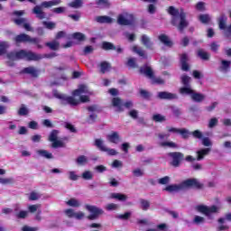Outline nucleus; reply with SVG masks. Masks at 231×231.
Listing matches in <instances>:
<instances>
[{
	"instance_id": "nucleus-21",
	"label": "nucleus",
	"mask_w": 231,
	"mask_h": 231,
	"mask_svg": "<svg viewBox=\"0 0 231 231\" xmlns=\"http://www.w3.org/2000/svg\"><path fill=\"white\" fill-rule=\"evenodd\" d=\"M189 55L187 53H184L180 56V66L182 71H189Z\"/></svg>"
},
{
	"instance_id": "nucleus-48",
	"label": "nucleus",
	"mask_w": 231,
	"mask_h": 231,
	"mask_svg": "<svg viewBox=\"0 0 231 231\" xmlns=\"http://www.w3.org/2000/svg\"><path fill=\"white\" fill-rule=\"evenodd\" d=\"M139 93L142 98H144V100H151V97H152L151 92L145 89H140Z\"/></svg>"
},
{
	"instance_id": "nucleus-51",
	"label": "nucleus",
	"mask_w": 231,
	"mask_h": 231,
	"mask_svg": "<svg viewBox=\"0 0 231 231\" xmlns=\"http://www.w3.org/2000/svg\"><path fill=\"white\" fill-rule=\"evenodd\" d=\"M150 80H152V84H158L159 86L165 84V80L163 79L156 78L154 77V75L152 76V78H151Z\"/></svg>"
},
{
	"instance_id": "nucleus-28",
	"label": "nucleus",
	"mask_w": 231,
	"mask_h": 231,
	"mask_svg": "<svg viewBox=\"0 0 231 231\" xmlns=\"http://www.w3.org/2000/svg\"><path fill=\"white\" fill-rule=\"evenodd\" d=\"M45 46L50 48V50H52V51H57V50L60 48V42H59L57 40H53L52 42H46Z\"/></svg>"
},
{
	"instance_id": "nucleus-37",
	"label": "nucleus",
	"mask_w": 231,
	"mask_h": 231,
	"mask_svg": "<svg viewBox=\"0 0 231 231\" xmlns=\"http://www.w3.org/2000/svg\"><path fill=\"white\" fill-rule=\"evenodd\" d=\"M99 68H100V71L104 74V73H107V71H109L111 69V63L107 62V61H102L99 64Z\"/></svg>"
},
{
	"instance_id": "nucleus-35",
	"label": "nucleus",
	"mask_w": 231,
	"mask_h": 231,
	"mask_svg": "<svg viewBox=\"0 0 231 231\" xmlns=\"http://www.w3.org/2000/svg\"><path fill=\"white\" fill-rule=\"evenodd\" d=\"M110 198L112 199H117V201H126L127 195L122 193H111Z\"/></svg>"
},
{
	"instance_id": "nucleus-53",
	"label": "nucleus",
	"mask_w": 231,
	"mask_h": 231,
	"mask_svg": "<svg viewBox=\"0 0 231 231\" xmlns=\"http://www.w3.org/2000/svg\"><path fill=\"white\" fill-rule=\"evenodd\" d=\"M87 110L89 113H100V111H101L98 105H91V106L87 107Z\"/></svg>"
},
{
	"instance_id": "nucleus-14",
	"label": "nucleus",
	"mask_w": 231,
	"mask_h": 231,
	"mask_svg": "<svg viewBox=\"0 0 231 231\" xmlns=\"http://www.w3.org/2000/svg\"><path fill=\"white\" fill-rule=\"evenodd\" d=\"M32 14L35 15L36 19L42 21V19H46V13L42 11V6L35 5L32 8Z\"/></svg>"
},
{
	"instance_id": "nucleus-43",
	"label": "nucleus",
	"mask_w": 231,
	"mask_h": 231,
	"mask_svg": "<svg viewBox=\"0 0 231 231\" xmlns=\"http://www.w3.org/2000/svg\"><path fill=\"white\" fill-rule=\"evenodd\" d=\"M152 120L156 123H162V122H166L167 118L165 116H162V114H155L152 116Z\"/></svg>"
},
{
	"instance_id": "nucleus-42",
	"label": "nucleus",
	"mask_w": 231,
	"mask_h": 231,
	"mask_svg": "<svg viewBox=\"0 0 231 231\" xmlns=\"http://www.w3.org/2000/svg\"><path fill=\"white\" fill-rule=\"evenodd\" d=\"M72 39L79 41V42H84V41H86V34L82 32H75L72 34Z\"/></svg>"
},
{
	"instance_id": "nucleus-15",
	"label": "nucleus",
	"mask_w": 231,
	"mask_h": 231,
	"mask_svg": "<svg viewBox=\"0 0 231 231\" xmlns=\"http://www.w3.org/2000/svg\"><path fill=\"white\" fill-rule=\"evenodd\" d=\"M190 98L193 102H197V104H201V102H205V98H207V96H205V94L199 93L196 92V90H193V94H191Z\"/></svg>"
},
{
	"instance_id": "nucleus-12",
	"label": "nucleus",
	"mask_w": 231,
	"mask_h": 231,
	"mask_svg": "<svg viewBox=\"0 0 231 231\" xmlns=\"http://www.w3.org/2000/svg\"><path fill=\"white\" fill-rule=\"evenodd\" d=\"M139 73H141V75H144V77H147V79H152L154 75V71L152 70V68L147 64H144L140 68Z\"/></svg>"
},
{
	"instance_id": "nucleus-39",
	"label": "nucleus",
	"mask_w": 231,
	"mask_h": 231,
	"mask_svg": "<svg viewBox=\"0 0 231 231\" xmlns=\"http://www.w3.org/2000/svg\"><path fill=\"white\" fill-rule=\"evenodd\" d=\"M94 145L103 152H105V151H107V147H106V144H104V141L102 139H96Z\"/></svg>"
},
{
	"instance_id": "nucleus-4",
	"label": "nucleus",
	"mask_w": 231,
	"mask_h": 231,
	"mask_svg": "<svg viewBox=\"0 0 231 231\" xmlns=\"http://www.w3.org/2000/svg\"><path fill=\"white\" fill-rule=\"evenodd\" d=\"M6 57L9 60H41L42 59H44L42 55L26 50L8 52Z\"/></svg>"
},
{
	"instance_id": "nucleus-10",
	"label": "nucleus",
	"mask_w": 231,
	"mask_h": 231,
	"mask_svg": "<svg viewBox=\"0 0 231 231\" xmlns=\"http://www.w3.org/2000/svg\"><path fill=\"white\" fill-rule=\"evenodd\" d=\"M117 23L120 24V26H132V24H134V16L129 14H119Z\"/></svg>"
},
{
	"instance_id": "nucleus-30",
	"label": "nucleus",
	"mask_w": 231,
	"mask_h": 231,
	"mask_svg": "<svg viewBox=\"0 0 231 231\" xmlns=\"http://www.w3.org/2000/svg\"><path fill=\"white\" fill-rule=\"evenodd\" d=\"M17 115L19 116H28V115H30V109H28L26 105L22 104L17 111Z\"/></svg>"
},
{
	"instance_id": "nucleus-38",
	"label": "nucleus",
	"mask_w": 231,
	"mask_h": 231,
	"mask_svg": "<svg viewBox=\"0 0 231 231\" xmlns=\"http://www.w3.org/2000/svg\"><path fill=\"white\" fill-rule=\"evenodd\" d=\"M133 51L134 53H137V55H139V57H143V59H147V54L145 53V51L143 49H142V47L134 46Z\"/></svg>"
},
{
	"instance_id": "nucleus-41",
	"label": "nucleus",
	"mask_w": 231,
	"mask_h": 231,
	"mask_svg": "<svg viewBox=\"0 0 231 231\" xmlns=\"http://www.w3.org/2000/svg\"><path fill=\"white\" fill-rule=\"evenodd\" d=\"M199 21H200L202 24H209L210 21H212V18L210 17V14H200L199 16Z\"/></svg>"
},
{
	"instance_id": "nucleus-47",
	"label": "nucleus",
	"mask_w": 231,
	"mask_h": 231,
	"mask_svg": "<svg viewBox=\"0 0 231 231\" xmlns=\"http://www.w3.org/2000/svg\"><path fill=\"white\" fill-rule=\"evenodd\" d=\"M42 24L47 30H55L57 28V23L55 22L43 21Z\"/></svg>"
},
{
	"instance_id": "nucleus-33",
	"label": "nucleus",
	"mask_w": 231,
	"mask_h": 231,
	"mask_svg": "<svg viewBox=\"0 0 231 231\" xmlns=\"http://www.w3.org/2000/svg\"><path fill=\"white\" fill-rule=\"evenodd\" d=\"M84 5V0H73L72 2L68 4L69 8H75L76 10L79 8H82Z\"/></svg>"
},
{
	"instance_id": "nucleus-31",
	"label": "nucleus",
	"mask_w": 231,
	"mask_h": 231,
	"mask_svg": "<svg viewBox=\"0 0 231 231\" xmlns=\"http://www.w3.org/2000/svg\"><path fill=\"white\" fill-rule=\"evenodd\" d=\"M140 208L143 209L144 212H147L149 208H151V201L144 199H140Z\"/></svg>"
},
{
	"instance_id": "nucleus-36",
	"label": "nucleus",
	"mask_w": 231,
	"mask_h": 231,
	"mask_svg": "<svg viewBox=\"0 0 231 231\" xmlns=\"http://www.w3.org/2000/svg\"><path fill=\"white\" fill-rule=\"evenodd\" d=\"M102 50H105V51H115L116 50V46L115 44L109 42H103L101 44Z\"/></svg>"
},
{
	"instance_id": "nucleus-49",
	"label": "nucleus",
	"mask_w": 231,
	"mask_h": 231,
	"mask_svg": "<svg viewBox=\"0 0 231 231\" xmlns=\"http://www.w3.org/2000/svg\"><path fill=\"white\" fill-rule=\"evenodd\" d=\"M66 204L69 205V207H74L76 208L80 207V202H79L77 199H70L66 202Z\"/></svg>"
},
{
	"instance_id": "nucleus-54",
	"label": "nucleus",
	"mask_w": 231,
	"mask_h": 231,
	"mask_svg": "<svg viewBox=\"0 0 231 231\" xmlns=\"http://www.w3.org/2000/svg\"><path fill=\"white\" fill-rule=\"evenodd\" d=\"M0 183L2 185H12V183H14V179L13 178L0 177Z\"/></svg>"
},
{
	"instance_id": "nucleus-20",
	"label": "nucleus",
	"mask_w": 231,
	"mask_h": 231,
	"mask_svg": "<svg viewBox=\"0 0 231 231\" xmlns=\"http://www.w3.org/2000/svg\"><path fill=\"white\" fill-rule=\"evenodd\" d=\"M197 57L200 59V60L208 61L210 60V54L208 51H205L204 49L197 50Z\"/></svg>"
},
{
	"instance_id": "nucleus-57",
	"label": "nucleus",
	"mask_w": 231,
	"mask_h": 231,
	"mask_svg": "<svg viewBox=\"0 0 231 231\" xmlns=\"http://www.w3.org/2000/svg\"><path fill=\"white\" fill-rule=\"evenodd\" d=\"M127 66H129V68H138V64H136V58H130L127 61Z\"/></svg>"
},
{
	"instance_id": "nucleus-23",
	"label": "nucleus",
	"mask_w": 231,
	"mask_h": 231,
	"mask_svg": "<svg viewBox=\"0 0 231 231\" xmlns=\"http://www.w3.org/2000/svg\"><path fill=\"white\" fill-rule=\"evenodd\" d=\"M106 140L111 143H118L120 142V134H118V132H113L106 135Z\"/></svg>"
},
{
	"instance_id": "nucleus-18",
	"label": "nucleus",
	"mask_w": 231,
	"mask_h": 231,
	"mask_svg": "<svg viewBox=\"0 0 231 231\" xmlns=\"http://www.w3.org/2000/svg\"><path fill=\"white\" fill-rule=\"evenodd\" d=\"M210 148H204L197 151V162H201V160H205V156H208L210 154Z\"/></svg>"
},
{
	"instance_id": "nucleus-17",
	"label": "nucleus",
	"mask_w": 231,
	"mask_h": 231,
	"mask_svg": "<svg viewBox=\"0 0 231 231\" xmlns=\"http://www.w3.org/2000/svg\"><path fill=\"white\" fill-rule=\"evenodd\" d=\"M141 42L147 48V50H152V46H154V42H152L151 38L146 34L141 36Z\"/></svg>"
},
{
	"instance_id": "nucleus-34",
	"label": "nucleus",
	"mask_w": 231,
	"mask_h": 231,
	"mask_svg": "<svg viewBox=\"0 0 231 231\" xmlns=\"http://www.w3.org/2000/svg\"><path fill=\"white\" fill-rule=\"evenodd\" d=\"M190 82H192V78L187 76V74H182L180 76V83L183 87L191 86Z\"/></svg>"
},
{
	"instance_id": "nucleus-6",
	"label": "nucleus",
	"mask_w": 231,
	"mask_h": 231,
	"mask_svg": "<svg viewBox=\"0 0 231 231\" xmlns=\"http://www.w3.org/2000/svg\"><path fill=\"white\" fill-rule=\"evenodd\" d=\"M170 159V165L171 167H180L181 165V161L185 160V155L180 152H171L167 153Z\"/></svg>"
},
{
	"instance_id": "nucleus-56",
	"label": "nucleus",
	"mask_w": 231,
	"mask_h": 231,
	"mask_svg": "<svg viewBox=\"0 0 231 231\" xmlns=\"http://www.w3.org/2000/svg\"><path fill=\"white\" fill-rule=\"evenodd\" d=\"M13 21H14V24H16L17 26H21V24L24 25L25 23H28V19L23 18V17L14 19Z\"/></svg>"
},
{
	"instance_id": "nucleus-60",
	"label": "nucleus",
	"mask_w": 231,
	"mask_h": 231,
	"mask_svg": "<svg viewBox=\"0 0 231 231\" xmlns=\"http://www.w3.org/2000/svg\"><path fill=\"white\" fill-rule=\"evenodd\" d=\"M171 113L172 115H174V116H176V118H180V116H181V109L171 106Z\"/></svg>"
},
{
	"instance_id": "nucleus-64",
	"label": "nucleus",
	"mask_w": 231,
	"mask_h": 231,
	"mask_svg": "<svg viewBox=\"0 0 231 231\" xmlns=\"http://www.w3.org/2000/svg\"><path fill=\"white\" fill-rule=\"evenodd\" d=\"M53 14H64L66 12V7L60 6V7H56L52 9Z\"/></svg>"
},
{
	"instance_id": "nucleus-40",
	"label": "nucleus",
	"mask_w": 231,
	"mask_h": 231,
	"mask_svg": "<svg viewBox=\"0 0 231 231\" xmlns=\"http://www.w3.org/2000/svg\"><path fill=\"white\" fill-rule=\"evenodd\" d=\"M88 162L89 161L86 155H80L76 159V163L77 165H79V166L88 165Z\"/></svg>"
},
{
	"instance_id": "nucleus-3",
	"label": "nucleus",
	"mask_w": 231,
	"mask_h": 231,
	"mask_svg": "<svg viewBox=\"0 0 231 231\" xmlns=\"http://www.w3.org/2000/svg\"><path fill=\"white\" fill-rule=\"evenodd\" d=\"M168 14L171 15L172 26H176L180 32H183L185 28L189 26L185 11L183 9H177L174 6H170L168 8Z\"/></svg>"
},
{
	"instance_id": "nucleus-46",
	"label": "nucleus",
	"mask_w": 231,
	"mask_h": 231,
	"mask_svg": "<svg viewBox=\"0 0 231 231\" xmlns=\"http://www.w3.org/2000/svg\"><path fill=\"white\" fill-rule=\"evenodd\" d=\"M179 134H180L183 140H188L189 136H190L191 132L187 130V128H181L179 130Z\"/></svg>"
},
{
	"instance_id": "nucleus-62",
	"label": "nucleus",
	"mask_w": 231,
	"mask_h": 231,
	"mask_svg": "<svg viewBox=\"0 0 231 231\" xmlns=\"http://www.w3.org/2000/svg\"><path fill=\"white\" fill-rule=\"evenodd\" d=\"M202 145H204V147H212V141H210L208 137H204L202 139Z\"/></svg>"
},
{
	"instance_id": "nucleus-16",
	"label": "nucleus",
	"mask_w": 231,
	"mask_h": 231,
	"mask_svg": "<svg viewBox=\"0 0 231 231\" xmlns=\"http://www.w3.org/2000/svg\"><path fill=\"white\" fill-rule=\"evenodd\" d=\"M112 105L114 107H116V113L124 112V103L122 102V99H120V97H114L112 99Z\"/></svg>"
},
{
	"instance_id": "nucleus-26",
	"label": "nucleus",
	"mask_w": 231,
	"mask_h": 231,
	"mask_svg": "<svg viewBox=\"0 0 231 231\" xmlns=\"http://www.w3.org/2000/svg\"><path fill=\"white\" fill-rule=\"evenodd\" d=\"M97 23H100L101 24H111L113 23V18L107 15L97 16L96 17Z\"/></svg>"
},
{
	"instance_id": "nucleus-61",
	"label": "nucleus",
	"mask_w": 231,
	"mask_h": 231,
	"mask_svg": "<svg viewBox=\"0 0 231 231\" xmlns=\"http://www.w3.org/2000/svg\"><path fill=\"white\" fill-rule=\"evenodd\" d=\"M193 223H195V225H201V223H205V217L195 216Z\"/></svg>"
},
{
	"instance_id": "nucleus-8",
	"label": "nucleus",
	"mask_w": 231,
	"mask_h": 231,
	"mask_svg": "<svg viewBox=\"0 0 231 231\" xmlns=\"http://www.w3.org/2000/svg\"><path fill=\"white\" fill-rule=\"evenodd\" d=\"M14 42L16 44H21V42H29V44H38V42H41V39L39 38H32V36L26 34V33H21L14 37Z\"/></svg>"
},
{
	"instance_id": "nucleus-13",
	"label": "nucleus",
	"mask_w": 231,
	"mask_h": 231,
	"mask_svg": "<svg viewBox=\"0 0 231 231\" xmlns=\"http://www.w3.org/2000/svg\"><path fill=\"white\" fill-rule=\"evenodd\" d=\"M157 97L160 100H178V95L167 91L158 92Z\"/></svg>"
},
{
	"instance_id": "nucleus-25",
	"label": "nucleus",
	"mask_w": 231,
	"mask_h": 231,
	"mask_svg": "<svg viewBox=\"0 0 231 231\" xmlns=\"http://www.w3.org/2000/svg\"><path fill=\"white\" fill-rule=\"evenodd\" d=\"M179 93L180 95H187L189 97H192V94L194 93V89H192V86L181 87L179 89Z\"/></svg>"
},
{
	"instance_id": "nucleus-19",
	"label": "nucleus",
	"mask_w": 231,
	"mask_h": 231,
	"mask_svg": "<svg viewBox=\"0 0 231 231\" xmlns=\"http://www.w3.org/2000/svg\"><path fill=\"white\" fill-rule=\"evenodd\" d=\"M23 73L26 75H31L33 79H37L39 77V70L35 69V67H27L22 70Z\"/></svg>"
},
{
	"instance_id": "nucleus-24",
	"label": "nucleus",
	"mask_w": 231,
	"mask_h": 231,
	"mask_svg": "<svg viewBox=\"0 0 231 231\" xmlns=\"http://www.w3.org/2000/svg\"><path fill=\"white\" fill-rule=\"evenodd\" d=\"M158 39L160 42L164 44V46H167L168 48H172V42L171 39H169V36L167 34H161L158 36Z\"/></svg>"
},
{
	"instance_id": "nucleus-52",
	"label": "nucleus",
	"mask_w": 231,
	"mask_h": 231,
	"mask_svg": "<svg viewBox=\"0 0 231 231\" xmlns=\"http://www.w3.org/2000/svg\"><path fill=\"white\" fill-rule=\"evenodd\" d=\"M59 136L58 130H52L49 135V142H55Z\"/></svg>"
},
{
	"instance_id": "nucleus-45",
	"label": "nucleus",
	"mask_w": 231,
	"mask_h": 231,
	"mask_svg": "<svg viewBox=\"0 0 231 231\" xmlns=\"http://www.w3.org/2000/svg\"><path fill=\"white\" fill-rule=\"evenodd\" d=\"M10 48V45L6 42H0V56L6 54V50Z\"/></svg>"
},
{
	"instance_id": "nucleus-44",
	"label": "nucleus",
	"mask_w": 231,
	"mask_h": 231,
	"mask_svg": "<svg viewBox=\"0 0 231 231\" xmlns=\"http://www.w3.org/2000/svg\"><path fill=\"white\" fill-rule=\"evenodd\" d=\"M161 147H169L170 149H178V144L174 142H162L160 143Z\"/></svg>"
},
{
	"instance_id": "nucleus-1",
	"label": "nucleus",
	"mask_w": 231,
	"mask_h": 231,
	"mask_svg": "<svg viewBox=\"0 0 231 231\" xmlns=\"http://www.w3.org/2000/svg\"><path fill=\"white\" fill-rule=\"evenodd\" d=\"M83 93H89L88 86L86 85H80L78 89L72 92V96H66L65 94L60 93L59 90L52 91L53 97L60 100L61 106H68L69 104V106H71L72 107L79 106L80 102L83 104H85V102H89V97L80 96L83 95Z\"/></svg>"
},
{
	"instance_id": "nucleus-22",
	"label": "nucleus",
	"mask_w": 231,
	"mask_h": 231,
	"mask_svg": "<svg viewBox=\"0 0 231 231\" xmlns=\"http://www.w3.org/2000/svg\"><path fill=\"white\" fill-rule=\"evenodd\" d=\"M62 3V0H51L42 2L40 6L42 8H51V6H59Z\"/></svg>"
},
{
	"instance_id": "nucleus-27",
	"label": "nucleus",
	"mask_w": 231,
	"mask_h": 231,
	"mask_svg": "<svg viewBox=\"0 0 231 231\" xmlns=\"http://www.w3.org/2000/svg\"><path fill=\"white\" fill-rule=\"evenodd\" d=\"M231 61L226 60H222L220 63L219 69L220 71H224V73H226L230 70Z\"/></svg>"
},
{
	"instance_id": "nucleus-5",
	"label": "nucleus",
	"mask_w": 231,
	"mask_h": 231,
	"mask_svg": "<svg viewBox=\"0 0 231 231\" xmlns=\"http://www.w3.org/2000/svg\"><path fill=\"white\" fill-rule=\"evenodd\" d=\"M226 21H228V17L226 14H221L220 16L217 18L218 28L219 30L224 31V35L227 39H231V23L226 26Z\"/></svg>"
},
{
	"instance_id": "nucleus-63",
	"label": "nucleus",
	"mask_w": 231,
	"mask_h": 231,
	"mask_svg": "<svg viewBox=\"0 0 231 231\" xmlns=\"http://www.w3.org/2000/svg\"><path fill=\"white\" fill-rule=\"evenodd\" d=\"M217 122H218L217 118L216 117L211 118L208 123L209 129L216 127V125H217Z\"/></svg>"
},
{
	"instance_id": "nucleus-59",
	"label": "nucleus",
	"mask_w": 231,
	"mask_h": 231,
	"mask_svg": "<svg viewBox=\"0 0 231 231\" xmlns=\"http://www.w3.org/2000/svg\"><path fill=\"white\" fill-rule=\"evenodd\" d=\"M209 48L213 51V53H217L219 50V44L216 42H213L210 43Z\"/></svg>"
},
{
	"instance_id": "nucleus-32",
	"label": "nucleus",
	"mask_w": 231,
	"mask_h": 231,
	"mask_svg": "<svg viewBox=\"0 0 231 231\" xmlns=\"http://www.w3.org/2000/svg\"><path fill=\"white\" fill-rule=\"evenodd\" d=\"M37 154L42 156V158H46V160H53V154L46 150H38Z\"/></svg>"
},
{
	"instance_id": "nucleus-55",
	"label": "nucleus",
	"mask_w": 231,
	"mask_h": 231,
	"mask_svg": "<svg viewBox=\"0 0 231 231\" xmlns=\"http://www.w3.org/2000/svg\"><path fill=\"white\" fill-rule=\"evenodd\" d=\"M68 17H69V19H72V21H75L77 23L80 21V17H82V14L77 11L75 14H69Z\"/></svg>"
},
{
	"instance_id": "nucleus-58",
	"label": "nucleus",
	"mask_w": 231,
	"mask_h": 231,
	"mask_svg": "<svg viewBox=\"0 0 231 231\" xmlns=\"http://www.w3.org/2000/svg\"><path fill=\"white\" fill-rule=\"evenodd\" d=\"M191 134H192L193 138H197L198 140L203 139V133H201V131H199V130H195V131L191 132Z\"/></svg>"
},
{
	"instance_id": "nucleus-50",
	"label": "nucleus",
	"mask_w": 231,
	"mask_h": 231,
	"mask_svg": "<svg viewBox=\"0 0 231 231\" xmlns=\"http://www.w3.org/2000/svg\"><path fill=\"white\" fill-rule=\"evenodd\" d=\"M51 147L52 149H59V147H66V144H64V142L56 139V141H52Z\"/></svg>"
},
{
	"instance_id": "nucleus-2",
	"label": "nucleus",
	"mask_w": 231,
	"mask_h": 231,
	"mask_svg": "<svg viewBox=\"0 0 231 231\" xmlns=\"http://www.w3.org/2000/svg\"><path fill=\"white\" fill-rule=\"evenodd\" d=\"M193 189L194 190H203L205 184L201 183L198 179H187L179 184H170L166 186L163 190L170 194L182 192L183 190H189Z\"/></svg>"
},
{
	"instance_id": "nucleus-11",
	"label": "nucleus",
	"mask_w": 231,
	"mask_h": 231,
	"mask_svg": "<svg viewBox=\"0 0 231 231\" xmlns=\"http://www.w3.org/2000/svg\"><path fill=\"white\" fill-rule=\"evenodd\" d=\"M64 212L65 215L69 217L70 219L73 217L74 219H78L79 221H80V219H84L85 214L82 211L75 212L73 208H68Z\"/></svg>"
},
{
	"instance_id": "nucleus-7",
	"label": "nucleus",
	"mask_w": 231,
	"mask_h": 231,
	"mask_svg": "<svg viewBox=\"0 0 231 231\" xmlns=\"http://www.w3.org/2000/svg\"><path fill=\"white\" fill-rule=\"evenodd\" d=\"M196 210L198 212H200V214H204V216L210 217L212 214H217V212H219V208H217V206L216 205H213L211 207L205 206V205H199L196 207Z\"/></svg>"
},
{
	"instance_id": "nucleus-29",
	"label": "nucleus",
	"mask_w": 231,
	"mask_h": 231,
	"mask_svg": "<svg viewBox=\"0 0 231 231\" xmlns=\"http://www.w3.org/2000/svg\"><path fill=\"white\" fill-rule=\"evenodd\" d=\"M96 5L97 8L101 9L111 8V2L109 0H97Z\"/></svg>"
},
{
	"instance_id": "nucleus-9",
	"label": "nucleus",
	"mask_w": 231,
	"mask_h": 231,
	"mask_svg": "<svg viewBox=\"0 0 231 231\" xmlns=\"http://www.w3.org/2000/svg\"><path fill=\"white\" fill-rule=\"evenodd\" d=\"M85 208L90 212V215L87 217L89 221H94V219H97L98 216H102V214H104V209L99 208L97 206L87 204Z\"/></svg>"
}]
</instances>
